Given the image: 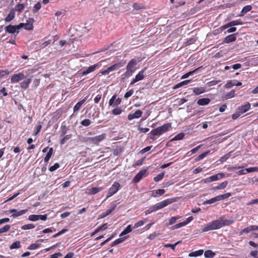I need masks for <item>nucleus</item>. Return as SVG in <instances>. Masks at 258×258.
Masks as SVG:
<instances>
[{"label":"nucleus","instance_id":"59","mask_svg":"<svg viewBox=\"0 0 258 258\" xmlns=\"http://www.w3.org/2000/svg\"><path fill=\"white\" fill-rule=\"evenodd\" d=\"M234 94L235 91L234 90H232L226 94V98L229 99L233 97L234 96Z\"/></svg>","mask_w":258,"mask_h":258},{"label":"nucleus","instance_id":"27","mask_svg":"<svg viewBox=\"0 0 258 258\" xmlns=\"http://www.w3.org/2000/svg\"><path fill=\"white\" fill-rule=\"evenodd\" d=\"M190 82H191V80H185V81H182V82H181L176 84L173 87V89H177V88H180V87H181L182 86H183L184 85H187Z\"/></svg>","mask_w":258,"mask_h":258},{"label":"nucleus","instance_id":"60","mask_svg":"<svg viewBox=\"0 0 258 258\" xmlns=\"http://www.w3.org/2000/svg\"><path fill=\"white\" fill-rule=\"evenodd\" d=\"M59 167V164L57 163H55L53 166L49 167V170L50 171L52 172L56 170Z\"/></svg>","mask_w":258,"mask_h":258},{"label":"nucleus","instance_id":"4","mask_svg":"<svg viewBox=\"0 0 258 258\" xmlns=\"http://www.w3.org/2000/svg\"><path fill=\"white\" fill-rule=\"evenodd\" d=\"M120 188V184L118 182H114L108 189L107 198H108L116 194L119 190Z\"/></svg>","mask_w":258,"mask_h":258},{"label":"nucleus","instance_id":"45","mask_svg":"<svg viewBox=\"0 0 258 258\" xmlns=\"http://www.w3.org/2000/svg\"><path fill=\"white\" fill-rule=\"evenodd\" d=\"M101 188H100V187H92L91 189H90V190L89 191V193L91 194L94 195V194H96L99 192L100 191H101Z\"/></svg>","mask_w":258,"mask_h":258},{"label":"nucleus","instance_id":"9","mask_svg":"<svg viewBox=\"0 0 258 258\" xmlns=\"http://www.w3.org/2000/svg\"><path fill=\"white\" fill-rule=\"evenodd\" d=\"M106 138V134H102L101 135L96 136L94 137L89 138V140L92 141L94 144H98Z\"/></svg>","mask_w":258,"mask_h":258},{"label":"nucleus","instance_id":"61","mask_svg":"<svg viewBox=\"0 0 258 258\" xmlns=\"http://www.w3.org/2000/svg\"><path fill=\"white\" fill-rule=\"evenodd\" d=\"M112 113L114 115H119L122 112V110L120 108H116L112 110Z\"/></svg>","mask_w":258,"mask_h":258},{"label":"nucleus","instance_id":"46","mask_svg":"<svg viewBox=\"0 0 258 258\" xmlns=\"http://www.w3.org/2000/svg\"><path fill=\"white\" fill-rule=\"evenodd\" d=\"M119 67V64L115 63V64H114L113 65L111 66L110 67H108L107 69H108V71H109V72L110 73L111 72H112L113 71L117 70Z\"/></svg>","mask_w":258,"mask_h":258},{"label":"nucleus","instance_id":"53","mask_svg":"<svg viewBox=\"0 0 258 258\" xmlns=\"http://www.w3.org/2000/svg\"><path fill=\"white\" fill-rule=\"evenodd\" d=\"M185 226V223H184V222H182L176 224L174 225V226H173L172 227V229H173V230L177 229H178L180 227H183Z\"/></svg>","mask_w":258,"mask_h":258},{"label":"nucleus","instance_id":"35","mask_svg":"<svg viewBox=\"0 0 258 258\" xmlns=\"http://www.w3.org/2000/svg\"><path fill=\"white\" fill-rule=\"evenodd\" d=\"M154 197H157L158 195L162 196L165 193V190L163 189H159L158 190H153L152 191Z\"/></svg>","mask_w":258,"mask_h":258},{"label":"nucleus","instance_id":"64","mask_svg":"<svg viewBox=\"0 0 258 258\" xmlns=\"http://www.w3.org/2000/svg\"><path fill=\"white\" fill-rule=\"evenodd\" d=\"M160 234L159 233H156L155 232L154 233H153L152 234H150L149 236H148V238L150 239V240H153L156 237H157L158 236H159Z\"/></svg>","mask_w":258,"mask_h":258},{"label":"nucleus","instance_id":"23","mask_svg":"<svg viewBox=\"0 0 258 258\" xmlns=\"http://www.w3.org/2000/svg\"><path fill=\"white\" fill-rule=\"evenodd\" d=\"M227 184H228V181H224V182H222L219 185H217L216 186H213L212 187V189H213V190L223 189L227 186Z\"/></svg>","mask_w":258,"mask_h":258},{"label":"nucleus","instance_id":"36","mask_svg":"<svg viewBox=\"0 0 258 258\" xmlns=\"http://www.w3.org/2000/svg\"><path fill=\"white\" fill-rule=\"evenodd\" d=\"M231 196V194L230 193L227 192V193L224 194L223 195H218V196H217V197H218L219 201H220L223 200H224V199L229 198Z\"/></svg>","mask_w":258,"mask_h":258},{"label":"nucleus","instance_id":"41","mask_svg":"<svg viewBox=\"0 0 258 258\" xmlns=\"http://www.w3.org/2000/svg\"><path fill=\"white\" fill-rule=\"evenodd\" d=\"M35 225L33 224H28L24 225L21 227L22 230H29L35 228Z\"/></svg>","mask_w":258,"mask_h":258},{"label":"nucleus","instance_id":"20","mask_svg":"<svg viewBox=\"0 0 258 258\" xmlns=\"http://www.w3.org/2000/svg\"><path fill=\"white\" fill-rule=\"evenodd\" d=\"M192 91L195 94L198 95L205 92L206 89L203 87H198L193 88Z\"/></svg>","mask_w":258,"mask_h":258},{"label":"nucleus","instance_id":"22","mask_svg":"<svg viewBox=\"0 0 258 258\" xmlns=\"http://www.w3.org/2000/svg\"><path fill=\"white\" fill-rule=\"evenodd\" d=\"M15 17V13L14 12V9H12L9 14L8 15V16L5 18V21L7 22H10Z\"/></svg>","mask_w":258,"mask_h":258},{"label":"nucleus","instance_id":"21","mask_svg":"<svg viewBox=\"0 0 258 258\" xmlns=\"http://www.w3.org/2000/svg\"><path fill=\"white\" fill-rule=\"evenodd\" d=\"M210 99L208 98H203L199 99L197 104L200 106L206 105L209 104Z\"/></svg>","mask_w":258,"mask_h":258},{"label":"nucleus","instance_id":"42","mask_svg":"<svg viewBox=\"0 0 258 258\" xmlns=\"http://www.w3.org/2000/svg\"><path fill=\"white\" fill-rule=\"evenodd\" d=\"M147 220H140L139 221H138V222L136 223L133 228V229H136V228H137L140 226H142V225H143L146 222Z\"/></svg>","mask_w":258,"mask_h":258},{"label":"nucleus","instance_id":"52","mask_svg":"<svg viewBox=\"0 0 258 258\" xmlns=\"http://www.w3.org/2000/svg\"><path fill=\"white\" fill-rule=\"evenodd\" d=\"M91 123V121L89 119H85L81 122V124L84 126H88Z\"/></svg>","mask_w":258,"mask_h":258},{"label":"nucleus","instance_id":"8","mask_svg":"<svg viewBox=\"0 0 258 258\" xmlns=\"http://www.w3.org/2000/svg\"><path fill=\"white\" fill-rule=\"evenodd\" d=\"M47 214L45 215H31L28 217V220L31 221H36L39 220L45 221L47 219Z\"/></svg>","mask_w":258,"mask_h":258},{"label":"nucleus","instance_id":"14","mask_svg":"<svg viewBox=\"0 0 258 258\" xmlns=\"http://www.w3.org/2000/svg\"><path fill=\"white\" fill-rule=\"evenodd\" d=\"M251 105L248 102H246L244 104L239 106L238 110L242 114L247 112L250 108Z\"/></svg>","mask_w":258,"mask_h":258},{"label":"nucleus","instance_id":"13","mask_svg":"<svg viewBox=\"0 0 258 258\" xmlns=\"http://www.w3.org/2000/svg\"><path fill=\"white\" fill-rule=\"evenodd\" d=\"M121 99L120 98H116V95H113L109 100V106H116L120 104Z\"/></svg>","mask_w":258,"mask_h":258},{"label":"nucleus","instance_id":"34","mask_svg":"<svg viewBox=\"0 0 258 258\" xmlns=\"http://www.w3.org/2000/svg\"><path fill=\"white\" fill-rule=\"evenodd\" d=\"M215 255V253L211 250H207L204 253V256L206 258H213Z\"/></svg>","mask_w":258,"mask_h":258},{"label":"nucleus","instance_id":"5","mask_svg":"<svg viewBox=\"0 0 258 258\" xmlns=\"http://www.w3.org/2000/svg\"><path fill=\"white\" fill-rule=\"evenodd\" d=\"M174 201H175L173 199H168L164 201H162L161 202H160L153 206L155 211H156L159 209H161L162 208L165 207L166 206L172 203Z\"/></svg>","mask_w":258,"mask_h":258},{"label":"nucleus","instance_id":"11","mask_svg":"<svg viewBox=\"0 0 258 258\" xmlns=\"http://www.w3.org/2000/svg\"><path fill=\"white\" fill-rule=\"evenodd\" d=\"M147 170L146 169H142L141 171H140L134 177V178L133 179V181L134 183H138L139 182L140 180L143 178L144 175L146 173Z\"/></svg>","mask_w":258,"mask_h":258},{"label":"nucleus","instance_id":"49","mask_svg":"<svg viewBox=\"0 0 258 258\" xmlns=\"http://www.w3.org/2000/svg\"><path fill=\"white\" fill-rule=\"evenodd\" d=\"M41 6L40 3L39 2H38L34 5L33 8V12L34 13L37 12L41 9Z\"/></svg>","mask_w":258,"mask_h":258},{"label":"nucleus","instance_id":"12","mask_svg":"<svg viewBox=\"0 0 258 258\" xmlns=\"http://www.w3.org/2000/svg\"><path fill=\"white\" fill-rule=\"evenodd\" d=\"M142 113L143 112L141 110H137L134 113H130L128 114L127 119L129 120H131L135 118H139L142 116Z\"/></svg>","mask_w":258,"mask_h":258},{"label":"nucleus","instance_id":"32","mask_svg":"<svg viewBox=\"0 0 258 258\" xmlns=\"http://www.w3.org/2000/svg\"><path fill=\"white\" fill-rule=\"evenodd\" d=\"M21 247V242L20 241H16L14 242H13L10 246V249H18Z\"/></svg>","mask_w":258,"mask_h":258},{"label":"nucleus","instance_id":"17","mask_svg":"<svg viewBox=\"0 0 258 258\" xmlns=\"http://www.w3.org/2000/svg\"><path fill=\"white\" fill-rule=\"evenodd\" d=\"M236 34H232L226 36L224 38L223 42L225 43H229L235 41L236 39Z\"/></svg>","mask_w":258,"mask_h":258},{"label":"nucleus","instance_id":"57","mask_svg":"<svg viewBox=\"0 0 258 258\" xmlns=\"http://www.w3.org/2000/svg\"><path fill=\"white\" fill-rule=\"evenodd\" d=\"M219 82H220V81L213 80V81H210V82L207 83L206 86L208 87H209L213 86H215V85H217Z\"/></svg>","mask_w":258,"mask_h":258},{"label":"nucleus","instance_id":"40","mask_svg":"<svg viewBox=\"0 0 258 258\" xmlns=\"http://www.w3.org/2000/svg\"><path fill=\"white\" fill-rule=\"evenodd\" d=\"M60 139V143L61 145L64 144L68 140L71 138V135H67L61 137Z\"/></svg>","mask_w":258,"mask_h":258},{"label":"nucleus","instance_id":"24","mask_svg":"<svg viewBox=\"0 0 258 258\" xmlns=\"http://www.w3.org/2000/svg\"><path fill=\"white\" fill-rule=\"evenodd\" d=\"M34 21L33 19L30 18L28 20V23H25L24 26V29L28 30H32L33 28L32 23Z\"/></svg>","mask_w":258,"mask_h":258},{"label":"nucleus","instance_id":"33","mask_svg":"<svg viewBox=\"0 0 258 258\" xmlns=\"http://www.w3.org/2000/svg\"><path fill=\"white\" fill-rule=\"evenodd\" d=\"M180 218V216L172 217L169 220L168 222L166 223L167 226L171 225L175 223L177 220Z\"/></svg>","mask_w":258,"mask_h":258},{"label":"nucleus","instance_id":"26","mask_svg":"<svg viewBox=\"0 0 258 258\" xmlns=\"http://www.w3.org/2000/svg\"><path fill=\"white\" fill-rule=\"evenodd\" d=\"M132 231V228L131 225H128L119 234V237H122Z\"/></svg>","mask_w":258,"mask_h":258},{"label":"nucleus","instance_id":"16","mask_svg":"<svg viewBox=\"0 0 258 258\" xmlns=\"http://www.w3.org/2000/svg\"><path fill=\"white\" fill-rule=\"evenodd\" d=\"M99 63H96L91 67H89V68H88L87 69L84 71L82 73V75L83 76H84V75H86L89 73H91L93 72L94 71H95L96 68L99 67Z\"/></svg>","mask_w":258,"mask_h":258},{"label":"nucleus","instance_id":"63","mask_svg":"<svg viewBox=\"0 0 258 258\" xmlns=\"http://www.w3.org/2000/svg\"><path fill=\"white\" fill-rule=\"evenodd\" d=\"M134 92V91L133 89H131L129 91H128L124 94V97L125 98H128V97H130L133 94Z\"/></svg>","mask_w":258,"mask_h":258},{"label":"nucleus","instance_id":"15","mask_svg":"<svg viewBox=\"0 0 258 258\" xmlns=\"http://www.w3.org/2000/svg\"><path fill=\"white\" fill-rule=\"evenodd\" d=\"M27 210H22L19 211H17V210L15 209H11L9 211L10 213H12V216L13 218L17 217L20 216L26 213Z\"/></svg>","mask_w":258,"mask_h":258},{"label":"nucleus","instance_id":"48","mask_svg":"<svg viewBox=\"0 0 258 258\" xmlns=\"http://www.w3.org/2000/svg\"><path fill=\"white\" fill-rule=\"evenodd\" d=\"M198 70V69H197L192 71H190V72L185 74L181 77V78L182 79H184L188 78L189 76L193 75Z\"/></svg>","mask_w":258,"mask_h":258},{"label":"nucleus","instance_id":"10","mask_svg":"<svg viewBox=\"0 0 258 258\" xmlns=\"http://www.w3.org/2000/svg\"><path fill=\"white\" fill-rule=\"evenodd\" d=\"M25 79L20 83V87L22 89L24 90L27 89L30 84L32 81V77L28 76L24 78Z\"/></svg>","mask_w":258,"mask_h":258},{"label":"nucleus","instance_id":"25","mask_svg":"<svg viewBox=\"0 0 258 258\" xmlns=\"http://www.w3.org/2000/svg\"><path fill=\"white\" fill-rule=\"evenodd\" d=\"M203 253L204 250L202 249H200L189 253L188 256L190 257H197L202 255L203 254Z\"/></svg>","mask_w":258,"mask_h":258},{"label":"nucleus","instance_id":"19","mask_svg":"<svg viewBox=\"0 0 258 258\" xmlns=\"http://www.w3.org/2000/svg\"><path fill=\"white\" fill-rule=\"evenodd\" d=\"M16 25H9L5 27V31L9 33L14 34L17 32L19 33V31H17Z\"/></svg>","mask_w":258,"mask_h":258},{"label":"nucleus","instance_id":"6","mask_svg":"<svg viewBox=\"0 0 258 258\" xmlns=\"http://www.w3.org/2000/svg\"><path fill=\"white\" fill-rule=\"evenodd\" d=\"M25 78L24 74L23 73H19L13 75L11 78V83L16 84Z\"/></svg>","mask_w":258,"mask_h":258},{"label":"nucleus","instance_id":"37","mask_svg":"<svg viewBox=\"0 0 258 258\" xmlns=\"http://www.w3.org/2000/svg\"><path fill=\"white\" fill-rule=\"evenodd\" d=\"M164 175H165V172H161V173L158 174L156 176H155L154 178V180L155 182H158V181L161 180L163 178Z\"/></svg>","mask_w":258,"mask_h":258},{"label":"nucleus","instance_id":"2","mask_svg":"<svg viewBox=\"0 0 258 258\" xmlns=\"http://www.w3.org/2000/svg\"><path fill=\"white\" fill-rule=\"evenodd\" d=\"M138 62V60L134 58L129 61L126 66V72L121 75V79L122 80L132 76L136 70V66L137 65Z\"/></svg>","mask_w":258,"mask_h":258},{"label":"nucleus","instance_id":"39","mask_svg":"<svg viewBox=\"0 0 258 258\" xmlns=\"http://www.w3.org/2000/svg\"><path fill=\"white\" fill-rule=\"evenodd\" d=\"M107 224L105 223V224H104L103 225H102L101 226H99L98 227H97L95 230L94 231V232H93V234L92 235H94L97 233H98V232H99L100 231L102 230H104V229H106L107 228Z\"/></svg>","mask_w":258,"mask_h":258},{"label":"nucleus","instance_id":"31","mask_svg":"<svg viewBox=\"0 0 258 258\" xmlns=\"http://www.w3.org/2000/svg\"><path fill=\"white\" fill-rule=\"evenodd\" d=\"M243 24L242 21L240 19H237L236 20H234L231 21L228 23V25L230 27H232L234 26L242 25Z\"/></svg>","mask_w":258,"mask_h":258},{"label":"nucleus","instance_id":"30","mask_svg":"<svg viewBox=\"0 0 258 258\" xmlns=\"http://www.w3.org/2000/svg\"><path fill=\"white\" fill-rule=\"evenodd\" d=\"M252 9V7L250 5L244 6L241 10L240 14V16H243L245 13L249 12Z\"/></svg>","mask_w":258,"mask_h":258},{"label":"nucleus","instance_id":"29","mask_svg":"<svg viewBox=\"0 0 258 258\" xmlns=\"http://www.w3.org/2000/svg\"><path fill=\"white\" fill-rule=\"evenodd\" d=\"M53 149L52 148H50L49 149V151L47 152V153L46 155V156L45 157L44 159V161L46 163L48 162L50 158H51L52 153H53Z\"/></svg>","mask_w":258,"mask_h":258},{"label":"nucleus","instance_id":"50","mask_svg":"<svg viewBox=\"0 0 258 258\" xmlns=\"http://www.w3.org/2000/svg\"><path fill=\"white\" fill-rule=\"evenodd\" d=\"M245 169L246 173L258 171V167H251L246 168Z\"/></svg>","mask_w":258,"mask_h":258},{"label":"nucleus","instance_id":"18","mask_svg":"<svg viewBox=\"0 0 258 258\" xmlns=\"http://www.w3.org/2000/svg\"><path fill=\"white\" fill-rule=\"evenodd\" d=\"M88 96L85 97L83 99L78 102L74 107L73 110L74 112H77L80 110L81 108L82 105L84 103L88 98Z\"/></svg>","mask_w":258,"mask_h":258},{"label":"nucleus","instance_id":"54","mask_svg":"<svg viewBox=\"0 0 258 258\" xmlns=\"http://www.w3.org/2000/svg\"><path fill=\"white\" fill-rule=\"evenodd\" d=\"M111 213V210H107L105 212L101 213L99 215V218H103L109 215Z\"/></svg>","mask_w":258,"mask_h":258},{"label":"nucleus","instance_id":"3","mask_svg":"<svg viewBox=\"0 0 258 258\" xmlns=\"http://www.w3.org/2000/svg\"><path fill=\"white\" fill-rule=\"evenodd\" d=\"M171 127L170 123H166L163 125L159 126L154 130H152L150 134V139L154 140L155 139V136H160L168 131Z\"/></svg>","mask_w":258,"mask_h":258},{"label":"nucleus","instance_id":"58","mask_svg":"<svg viewBox=\"0 0 258 258\" xmlns=\"http://www.w3.org/2000/svg\"><path fill=\"white\" fill-rule=\"evenodd\" d=\"M66 133H67L66 126V125H61L60 137L61 138L62 137H63L64 136H65Z\"/></svg>","mask_w":258,"mask_h":258},{"label":"nucleus","instance_id":"1","mask_svg":"<svg viewBox=\"0 0 258 258\" xmlns=\"http://www.w3.org/2000/svg\"><path fill=\"white\" fill-rule=\"evenodd\" d=\"M233 222L232 220H226L224 217H221L218 219L207 224L202 229V232L218 229L225 225L232 224Z\"/></svg>","mask_w":258,"mask_h":258},{"label":"nucleus","instance_id":"56","mask_svg":"<svg viewBox=\"0 0 258 258\" xmlns=\"http://www.w3.org/2000/svg\"><path fill=\"white\" fill-rule=\"evenodd\" d=\"M68 231V230L67 229H62L61 230H60V231H59L58 232H57V233H56L55 234L53 235V238H56L63 234H64V233H66V232H67Z\"/></svg>","mask_w":258,"mask_h":258},{"label":"nucleus","instance_id":"51","mask_svg":"<svg viewBox=\"0 0 258 258\" xmlns=\"http://www.w3.org/2000/svg\"><path fill=\"white\" fill-rule=\"evenodd\" d=\"M40 244L38 243H33L30 245L28 247L27 249L29 250H34L37 249L40 246Z\"/></svg>","mask_w":258,"mask_h":258},{"label":"nucleus","instance_id":"43","mask_svg":"<svg viewBox=\"0 0 258 258\" xmlns=\"http://www.w3.org/2000/svg\"><path fill=\"white\" fill-rule=\"evenodd\" d=\"M25 8L24 4H19L16 5L14 11H16L18 12H20Z\"/></svg>","mask_w":258,"mask_h":258},{"label":"nucleus","instance_id":"55","mask_svg":"<svg viewBox=\"0 0 258 258\" xmlns=\"http://www.w3.org/2000/svg\"><path fill=\"white\" fill-rule=\"evenodd\" d=\"M180 241H177V242H176L175 243L173 244H166L164 245V247H170L171 248L172 250H174L175 249V246L178 244H179V243H180Z\"/></svg>","mask_w":258,"mask_h":258},{"label":"nucleus","instance_id":"38","mask_svg":"<svg viewBox=\"0 0 258 258\" xmlns=\"http://www.w3.org/2000/svg\"><path fill=\"white\" fill-rule=\"evenodd\" d=\"M184 136H185V135L183 133H179L177 135H176L171 140L172 141L181 140L184 138Z\"/></svg>","mask_w":258,"mask_h":258},{"label":"nucleus","instance_id":"7","mask_svg":"<svg viewBox=\"0 0 258 258\" xmlns=\"http://www.w3.org/2000/svg\"><path fill=\"white\" fill-rule=\"evenodd\" d=\"M146 69V68H145L138 73V74L135 76V78L130 83V85H133L136 82L141 81L144 79V72Z\"/></svg>","mask_w":258,"mask_h":258},{"label":"nucleus","instance_id":"62","mask_svg":"<svg viewBox=\"0 0 258 258\" xmlns=\"http://www.w3.org/2000/svg\"><path fill=\"white\" fill-rule=\"evenodd\" d=\"M209 152L210 151H208L202 153L198 157V160H200L203 159L209 153Z\"/></svg>","mask_w":258,"mask_h":258},{"label":"nucleus","instance_id":"47","mask_svg":"<svg viewBox=\"0 0 258 258\" xmlns=\"http://www.w3.org/2000/svg\"><path fill=\"white\" fill-rule=\"evenodd\" d=\"M10 228L11 226L10 225H5L3 227L0 228V234L8 231L10 230Z\"/></svg>","mask_w":258,"mask_h":258},{"label":"nucleus","instance_id":"28","mask_svg":"<svg viewBox=\"0 0 258 258\" xmlns=\"http://www.w3.org/2000/svg\"><path fill=\"white\" fill-rule=\"evenodd\" d=\"M218 197L216 196L214 198H213L211 199L206 200L203 202V205H207V204H213L216 202H218Z\"/></svg>","mask_w":258,"mask_h":258},{"label":"nucleus","instance_id":"44","mask_svg":"<svg viewBox=\"0 0 258 258\" xmlns=\"http://www.w3.org/2000/svg\"><path fill=\"white\" fill-rule=\"evenodd\" d=\"M236 80L234 81H229L227 82V83L225 85V87L226 88H230L235 85V82H236Z\"/></svg>","mask_w":258,"mask_h":258}]
</instances>
